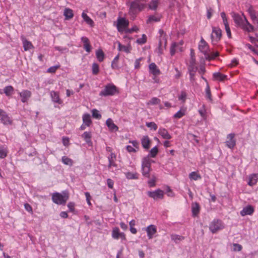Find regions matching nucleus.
I'll return each mask as SVG.
<instances>
[{"label": "nucleus", "instance_id": "f257e3e1", "mask_svg": "<svg viewBox=\"0 0 258 258\" xmlns=\"http://www.w3.org/2000/svg\"><path fill=\"white\" fill-rule=\"evenodd\" d=\"M142 0H134L130 3L128 6L130 7L129 14L130 15H136L140 12L143 11L146 7L145 3H143ZM146 2V1H145Z\"/></svg>", "mask_w": 258, "mask_h": 258}, {"label": "nucleus", "instance_id": "f03ea898", "mask_svg": "<svg viewBox=\"0 0 258 258\" xmlns=\"http://www.w3.org/2000/svg\"><path fill=\"white\" fill-rule=\"evenodd\" d=\"M69 198V195L68 191H63L62 194L54 192L52 196L53 202L58 205H64Z\"/></svg>", "mask_w": 258, "mask_h": 258}, {"label": "nucleus", "instance_id": "7ed1b4c3", "mask_svg": "<svg viewBox=\"0 0 258 258\" xmlns=\"http://www.w3.org/2000/svg\"><path fill=\"white\" fill-rule=\"evenodd\" d=\"M152 160L149 157L143 158L142 162V173L144 177L149 178L150 172L151 170Z\"/></svg>", "mask_w": 258, "mask_h": 258}, {"label": "nucleus", "instance_id": "20e7f679", "mask_svg": "<svg viewBox=\"0 0 258 258\" xmlns=\"http://www.w3.org/2000/svg\"><path fill=\"white\" fill-rule=\"evenodd\" d=\"M118 93V91L117 87L113 84H107L104 87V89L102 90L99 95L101 96H112Z\"/></svg>", "mask_w": 258, "mask_h": 258}, {"label": "nucleus", "instance_id": "39448f33", "mask_svg": "<svg viewBox=\"0 0 258 258\" xmlns=\"http://www.w3.org/2000/svg\"><path fill=\"white\" fill-rule=\"evenodd\" d=\"M224 227L222 221L218 219H215L210 224L209 228L213 233H216L218 231L223 229Z\"/></svg>", "mask_w": 258, "mask_h": 258}, {"label": "nucleus", "instance_id": "423d86ee", "mask_svg": "<svg viewBox=\"0 0 258 258\" xmlns=\"http://www.w3.org/2000/svg\"><path fill=\"white\" fill-rule=\"evenodd\" d=\"M148 196L153 199L155 201L162 200L164 197V192L163 190L158 188L154 191H149L147 192Z\"/></svg>", "mask_w": 258, "mask_h": 258}, {"label": "nucleus", "instance_id": "0eeeda50", "mask_svg": "<svg viewBox=\"0 0 258 258\" xmlns=\"http://www.w3.org/2000/svg\"><path fill=\"white\" fill-rule=\"evenodd\" d=\"M222 32L220 29L217 27H213L211 35L212 43L216 44L221 39Z\"/></svg>", "mask_w": 258, "mask_h": 258}, {"label": "nucleus", "instance_id": "6e6552de", "mask_svg": "<svg viewBox=\"0 0 258 258\" xmlns=\"http://www.w3.org/2000/svg\"><path fill=\"white\" fill-rule=\"evenodd\" d=\"M129 22L124 18L119 17L117 20L116 27L119 32H122L124 29L128 27Z\"/></svg>", "mask_w": 258, "mask_h": 258}, {"label": "nucleus", "instance_id": "1a4fd4ad", "mask_svg": "<svg viewBox=\"0 0 258 258\" xmlns=\"http://www.w3.org/2000/svg\"><path fill=\"white\" fill-rule=\"evenodd\" d=\"M0 120L5 125L11 124L12 120L7 113L3 109H0Z\"/></svg>", "mask_w": 258, "mask_h": 258}, {"label": "nucleus", "instance_id": "9d476101", "mask_svg": "<svg viewBox=\"0 0 258 258\" xmlns=\"http://www.w3.org/2000/svg\"><path fill=\"white\" fill-rule=\"evenodd\" d=\"M235 134H230L227 135L226 141L225 142L226 146L230 148L233 149L236 144V140L234 139Z\"/></svg>", "mask_w": 258, "mask_h": 258}, {"label": "nucleus", "instance_id": "9b49d317", "mask_svg": "<svg viewBox=\"0 0 258 258\" xmlns=\"http://www.w3.org/2000/svg\"><path fill=\"white\" fill-rule=\"evenodd\" d=\"M199 49L200 51L204 53L205 55L208 54L209 46L207 43L202 38L199 45Z\"/></svg>", "mask_w": 258, "mask_h": 258}, {"label": "nucleus", "instance_id": "f8f14e48", "mask_svg": "<svg viewBox=\"0 0 258 258\" xmlns=\"http://www.w3.org/2000/svg\"><path fill=\"white\" fill-rule=\"evenodd\" d=\"M19 94L21 98V101L23 103L27 102L32 95L31 91L27 90H23Z\"/></svg>", "mask_w": 258, "mask_h": 258}, {"label": "nucleus", "instance_id": "ddd939ff", "mask_svg": "<svg viewBox=\"0 0 258 258\" xmlns=\"http://www.w3.org/2000/svg\"><path fill=\"white\" fill-rule=\"evenodd\" d=\"M233 18L234 22L241 27L245 23L244 18H246L244 15L240 16L237 14H234L233 15Z\"/></svg>", "mask_w": 258, "mask_h": 258}, {"label": "nucleus", "instance_id": "4468645a", "mask_svg": "<svg viewBox=\"0 0 258 258\" xmlns=\"http://www.w3.org/2000/svg\"><path fill=\"white\" fill-rule=\"evenodd\" d=\"M159 33L160 34V38L159 39V46H158V53L159 54H162L163 49L162 48V41H164V45L166 46L167 41L165 39V34L164 33V31L162 30H159Z\"/></svg>", "mask_w": 258, "mask_h": 258}, {"label": "nucleus", "instance_id": "2eb2a0df", "mask_svg": "<svg viewBox=\"0 0 258 258\" xmlns=\"http://www.w3.org/2000/svg\"><path fill=\"white\" fill-rule=\"evenodd\" d=\"M50 94L52 101L53 102L58 103L59 104H61L62 103V101L59 97V94L58 92L54 91H52L50 92Z\"/></svg>", "mask_w": 258, "mask_h": 258}, {"label": "nucleus", "instance_id": "dca6fc26", "mask_svg": "<svg viewBox=\"0 0 258 258\" xmlns=\"http://www.w3.org/2000/svg\"><path fill=\"white\" fill-rule=\"evenodd\" d=\"M149 69L150 73L152 74L154 76H158L161 73L160 70L158 68L157 65L154 62H152L149 64Z\"/></svg>", "mask_w": 258, "mask_h": 258}, {"label": "nucleus", "instance_id": "f3484780", "mask_svg": "<svg viewBox=\"0 0 258 258\" xmlns=\"http://www.w3.org/2000/svg\"><path fill=\"white\" fill-rule=\"evenodd\" d=\"M146 230L149 239L152 238L154 234L157 232L156 227L154 225H150L148 226Z\"/></svg>", "mask_w": 258, "mask_h": 258}, {"label": "nucleus", "instance_id": "a211bd4d", "mask_svg": "<svg viewBox=\"0 0 258 258\" xmlns=\"http://www.w3.org/2000/svg\"><path fill=\"white\" fill-rule=\"evenodd\" d=\"M21 39L23 42V47L25 51H28L31 49L34 48L32 43L28 41L24 36H21Z\"/></svg>", "mask_w": 258, "mask_h": 258}, {"label": "nucleus", "instance_id": "6ab92c4d", "mask_svg": "<svg viewBox=\"0 0 258 258\" xmlns=\"http://www.w3.org/2000/svg\"><path fill=\"white\" fill-rule=\"evenodd\" d=\"M106 124L111 132H116L118 130V127L116 125L111 118H108L106 121Z\"/></svg>", "mask_w": 258, "mask_h": 258}, {"label": "nucleus", "instance_id": "aec40b11", "mask_svg": "<svg viewBox=\"0 0 258 258\" xmlns=\"http://www.w3.org/2000/svg\"><path fill=\"white\" fill-rule=\"evenodd\" d=\"M254 212V209L252 206L248 205L242 209L240 212V214L242 216H244L247 215H251Z\"/></svg>", "mask_w": 258, "mask_h": 258}, {"label": "nucleus", "instance_id": "412c9836", "mask_svg": "<svg viewBox=\"0 0 258 258\" xmlns=\"http://www.w3.org/2000/svg\"><path fill=\"white\" fill-rule=\"evenodd\" d=\"M81 40L83 42V47L84 49L88 53L91 51V46L89 43V40L88 38L86 37H82Z\"/></svg>", "mask_w": 258, "mask_h": 258}, {"label": "nucleus", "instance_id": "4be33fe9", "mask_svg": "<svg viewBox=\"0 0 258 258\" xmlns=\"http://www.w3.org/2000/svg\"><path fill=\"white\" fill-rule=\"evenodd\" d=\"M109 164L108 165V168H111L112 167H116L117 165L116 164L115 161L116 160V155L115 154L111 153L110 156L108 157Z\"/></svg>", "mask_w": 258, "mask_h": 258}, {"label": "nucleus", "instance_id": "5701e85b", "mask_svg": "<svg viewBox=\"0 0 258 258\" xmlns=\"http://www.w3.org/2000/svg\"><path fill=\"white\" fill-rule=\"evenodd\" d=\"M141 144L144 149L146 150L149 149L150 147L151 141L147 136H144L143 137L142 139L141 140Z\"/></svg>", "mask_w": 258, "mask_h": 258}, {"label": "nucleus", "instance_id": "b1692460", "mask_svg": "<svg viewBox=\"0 0 258 258\" xmlns=\"http://www.w3.org/2000/svg\"><path fill=\"white\" fill-rule=\"evenodd\" d=\"M112 237L115 239H118L119 237L125 239V235L123 233H120L118 228H115L112 230Z\"/></svg>", "mask_w": 258, "mask_h": 258}, {"label": "nucleus", "instance_id": "393cba45", "mask_svg": "<svg viewBox=\"0 0 258 258\" xmlns=\"http://www.w3.org/2000/svg\"><path fill=\"white\" fill-rule=\"evenodd\" d=\"M258 180V174H252L249 176L248 184L250 186L255 185Z\"/></svg>", "mask_w": 258, "mask_h": 258}, {"label": "nucleus", "instance_id": "a878e982", "mask_svg": "<svg viewBox=\"0 0 258 258\" xmlns=\"http://www.w3.org/2000/svg\"><path fill=\"white\" fill-rule=\"evenodd\" d=\"M158 133L164 139L169 140L171 138V136L169 134L167 130H166L165 128H159Z\"/></svg>", "mask_w": 258, "mask_h": 258}, {"label": "nucleus", "instance_id": "bb28decb", "mask_svg": "<svg viewBox=\"0 0 258 258\" xmlns=\"http://www.w3.org/2000/svg\"><path fill=\"white\" fill-rule=\"evenodd\" d=\"M198 70L197 67H188V71L190 75V80L194 82L195 81V76Z\"/></svg>", "mask_w": 258, "mask_h": 258}, {"label": "nucleus", "instance_id": "cd10ccee", "mask_svg": "<svg viewBox=\"0 0 258 258\" xmlns=\"http://www.w3.org/2000/svg\"><path fill=\"white\" fill-rule=\"evenodd\" d=\"M83 123L86 125L87 126H89L92 123V120L89 114L86 113L83 115Z\"/></svg>", "mask_w": 258, "mask_h": 258}, {"label": "nucleus", "instance_id": "c85d7f7f", "mask_svg": "<svg viewBox=\"0 0 258 258\" xmlns=\"http://www.w3.org/2000/svg\"><path fill=\"white\" fill-rule=\"evenodd\" d=\"M245 23L242 26V28L247 32H251L253 30V27L248 22L246 18H244Z\"/></svg>", "mask_w": 258, "mask_h": 258}, {"label": "nucleus", "instance_id": "c756f323", "mask_svg": "<svg viewBox=\"0 0 258 258\" xmlns=\"http://www.w3.org/2000/svg\"><path fill=\"white\" fill-rule=\"evenodd\" d=\"M159 0H151L148 4L149 8L150 10L155 11L159 5Z\"/></svg>", "mask_w": 258, "mask_h": 258}, {"label": "nucleus", "instance_id": "7c9ffc66", "mask_svg": "<svg viewBox=\"0 0 258 258\" xmlns=\"http://www.w3.org/2000/svg\"><path fill=\"white\" fill-rule=\"evenodd\" d=\"M214 78L219 81H223L227 79V76L220 73H215L213 74Z\"/></svg>", "mask_w": 258, "mask_h": 258}, {"label": "nucleus", "instance_id": "2f4dec72", "mask_svg": "<svg viewBox=\"0 0 258 258\" xmlns=\"http://www.w3.org/2000/svg\"><path fill=\"white\" fill-rule=\"evenodd\" d=\"M63 15L66 17V19L69 20L72 19L74 16L72 10L69 8H66L64 10Z\"/></svg>", "mask_w": 258, "mask_h": 258}, {"label": "nucleus", "instance_id": "473e14b6", "mask_svg": "<svg viewBox=\"0 0 258 258\" xmlns=\"http://www.w3.org/2000/svg\"><path fill=\"white\" fill-rule=\"evenodd\" d=\"M118 44V49L119 51H123L126 53H129L131 49L130 46H125L122 45L119 42H117Z\"/></svg>", "mask_w": 258, "mask_h": 258}, {"label": "nucleus", "instance_id": "72a5a7b5", "mask_svg": "<svg viewBox=\"0 0 258 258\" xmlns=\"http://www.w3.org/2000/svg\"><path fill=\"white\" fill-rule=\"evenodd\" d=\"M191 209L193 216H196L200 211V206L199 204L197 203H193L192 204Z\"/></svg>", "mask_w": 258, "mask_h": 258}, {"label": "nucleus", "instance_id": "f704fd0d", "mask_svg": "<svg viewBox=\"0 0 258 258\" xmlns=\"http://www.w3.org/2000/svg\"><path fill=\"white\" fill-rule=\"evenodd\" d=\"M96 55L99 61L102 62L103 61L104 58V53L101 49H98L96 51Z\"/></svg>", "mask_w": 258, "mask_h": 258}, {"label": "nucleus", "instance_id": "c9c22d12", "mask_svg": "<svg viewBox=\"0 0 258 258\" xmlns=\"http://www.w3.org/2000/svg\"><path fill=\"white\" fill-rule=\"evenodd\" d=\"M82 17L83 18L84 20L90 26H93L94 25V22L92 20L89 18L86 14L85 13H83L82 14Z\"/></svg>", "mask_w": 258, "mask_h": 258}, {"label": "nucleus", "instance_id": "e433bc0d", "mask_svg": "<svg viewBox=\"0 0 258 258\" xmlns=\"http://www.w3.org/2000/svg\"><path fill=\"white\" fill-rule=\"evenodd\" d=\"M198 112H199V114H200V115L201 116V117L204 119H206V118H207V110H206L205 104L202 105V108H200L198 110Z\"/></svg>", "mask_w": 258, "mask_h": 258}, {"label": "nucleus", "instance_id": "4c0bfd02", "mask_svg": "<svg viewBox=\"0 0 258 258\" xmlns=\"http://www.w3.org/2000/svg\"><path fill=\"white\" fill-rule=\"evenodd\" d=\"M82 137L84 139L87 144H91V141L90 140V138H91V134L90 132H85L82 135Z\"/></svg>", "mask_w": 258, "mask_h": 258}, {"label": "nucleus", "instance_id": "58836bf2", "mask_svg": "<svg viewBox=\"0 0 258 258\" xmlns=\"http://www.w3.org/2000/svg\"><path fill=\"white\" fill-rule=\"evenodd\" d=\"M4 91L7 96H9L13 94L14 88L12 86H8L4 88Z\"/></svg>", "mask_w": 258, "mask_h": 258}, {"label": "nucleus", "instance_id": "ea45409f", "mask_svg": "<svg viewBox=\"0 0 258 258\" xmlns=\"http://www.w3.org/2000/svg\"><path fill=\"white\" fill-rule=\"evenodd\" d=\"M158 153V149L157 147L153 148L150 151L149 154L147 156L150 157L154 158L156 156Z\"/></svg>", "mask_w": 258, "mask_h": 258}, {"label": "nucleus", "instance_id": "a19ab883", "mask_svg": "<svg viewBox=\"0 0 258 258\" xmlns=\"http://www.w3.org/2000/svg\"><path fill=\"white\" fill-rule=\"evenodd\" d=\"M125 176L128 179H136L138 178V174L137 173L128 172L125 173Z\"/></svg>", "mask_w": 258, "mask_h": 258}, {"label": "nucleus", "instance_id": "79ce46f5", "mask_svg": "<svg viewBox=\"0 0 258 258\" xmlns=\"http://www.w3.org/2000/svg\"><path fill=\"white\" fill-rule=\"evenodd\" d=\"M189 178L191 180H197L201 178V176L196 172H192L189 174Z\"/></svg>", "mask_w": 258, "mask_h": 258}, {"label": "nucleus", "instance_id": "37998d69", "mask_svg": "<svg viewBox=\"0 0 258 258\" xmlns=\"http://www.w3.org/2000/svg\"><path fill=\"white\" fill-rule=\"evenodd\" d=\"M160 102H161L160 100L159 99H158V98L153 97V98H151V100H150L147 102V104L148 105H154L159 104L160 103Z\"/></svg>", "mask_w": 258, "mask_h": 258}, {"label": "nucleus", "instance_id": "c03bdc74", "mask_svg": "<svg viewBox=\"0 0 258 258\" xmlns=\"http://www.w3.org/2000/svg\"><path fill=\"white\" fill-rule=\"evenodd\" d=\"M61 160L62 162L66 165L72 166L73 164V160L67 156H63Z\"/></svg>", "mask_w": 258, "mask_h": 258}, {"label": "nucleus", "instance_id": "a18cd8bd", "mask_svg": "<svg viewBox=\"0 0 258 258\" xmlns=\"http://www.w3.org/2000/svg\"><path fill=\"white\" fill-rule=\"evenodd\" d=\"M185 114V109H180L174 115V117L176 118H180L184 116Z\"/></svg>", "mask_w": 258, "mask_h": 258}, {"label": "nucleus", "instance_id": "49530a36", "mask_svg": "<svg viewBox=\"0 0 258 258\" xmlns=\"http://www.w3.org/2000/svg\"><path fill=\"white\" fill-rule=\"evenodd\" d=\"M119 55L118 54L115 57L114 59L113 60L111 63V67L113 69H116L118 68V61L119 59Z\"/></svg>", "mask_w": 258, "mask_h": 258}, {"label": "nucleus", "instance_id": "de8ad7c7", "mask_svg": "<svg viewBox=\"0 0 258 258\" xmlns=\"http://www.w3.org/2000/svg\"><path fill=\"white\" fill-rule=\"evenodd\" d=\"M159 21H160V18L156 17L155 16L152 15L149 17L147 21V23L149 24V23H151L153 22H158Z\"/></svg>", "mask_w": 258, "mask_h": 258}, {"label": "nucleus", "instance_id": "09e8293b", "mask_svg": "<svg viewBox=\"0 0 258 258\" xmlns=\"http://www.w3.org/2000/svg\"><path fill=\"white\" fill-rule=\"evenodd\" d=\"M92 116L96 119H100L101 118V115L99 113V111L96 109H93L92 110Z\"/></svg>", "mask_w": 258, "mask_h": 258}, {"label": "nucleus", "instance_id": "8fccbe9b", "mask_svg": "<svg viewBox=\"0 0 258 258\" xmlns=\"http://www.w3.org/2000/svg\"><path fill=\"white\" fill-rule=\"evenodd\" d=\"M92 73L97 75L99 72V66L96 63H93L92 66Z\"/></svg>", "mask_w": 258, "mask_h": 258}, {"label": "nucleus", "instance_id": "3c124183", "mask_svg": "<svg viewBox=\"0 0 258 258\" xmlns=\"http://www.w3.org/2000/svg\"><path fill=\"white\" fill-rule=\"evenodd\" d=\"M219 55V52L218 51L216 52H212L210 54L208 52V54H207L206 58L209 59H213L215 58L217 56Z\"/></svg>", "mask_w": 258, "mask_h": 258}, {"label": "nucleus", "instance_id": "603ef678", "mask_svg": "<svg viewBox=\"0 0 258 258\" xmlns=\"http://www.w3.org/2000/svg\"><path fill=\"white\" fill-rule=\"evenodd\" d=\"M147 41V37L145 34H143L142 37L137 40V42L138 44H143Z\"/></svg>", "mask_w": 258, "mask_h": 258}, {"label": "nucleus", "instance_id": "864d4df0", "mask_svg": "<svg viewBox=\"0 0 258 258\" xmlns=\"http://www.w3.org/2000/svg\"><path fill=\"white\" fill-rule=\"evenodd\" d=\"M171 239L175 241L176 243H177L178 241L182 240L183 239L182 237L175 234L171 235Z\"/></svg>", "mask_w": 258, "mask_h": 258}, {"label": "nucleus", "instance_id": "5fc2aeb1", "mask_svg": "<svg viewBox=\"0 0 258 258\" xmlns=\"http://www.w3.org/2000/svg\"><path fill=\"white\" fill-rule=\"evenodd\" d=\"M156 177L154 175H152V178L148 181V183L150 187H153L155 186V182Z\"/></svg>", "mask_w": 258, "mask_h": 258}, {"label": "nucleus", "instance_id": "6e6d98bb", "mask_svg": "<svg viewBox=\"0 0 258 258\" xmlns=\"http://www.w3.org/2000/svg\"><path fill=\"white\" fill-rule=\"evenodd\" d=\"M177 46V44L175 42H174L171 44V46L170 49V53L171 55L172 56V55H174V54L175 53V48Z\"/></svg>", "mask_w": 258, "mask_h": 258}, {"label": "nucleus", "instance_id": "4d7b16f0", "mask_svg": "<svg viewBox=\"0 0 258 258\" xmlns=\"http://www.w3.org/2000/svg\"><path fill=\"white\" fill-rule=\"evenodd\" d=\"M224 25L225 30H226V32L228 37L229 38H231V31H230V28L229 27L228 22H225V24H224Z\"/></svg>", "mask_w": 258, "mask_h": 258}, {"label": "nucleus", "instance_id": "13d9d810", "mask_svg": "<svg viewBox=\"0 0 258 258\" xmlns=\"http://www.w3.org/2000/svg\"><path fill=\"white\" fill-rule=\"evenodd\" d=\"M146 126L148 127L153 129L154 131L157 130V125L154 122H150L146 123Z\"/></svg>", "mask_w": 258, "mask_h": 258}, {"label": "nucleus", "instance_id": "bf43d9fd", "mask_svg": "<svg viewBox=\"0 0 258 258\" xmlns=\"http://www.w3.org/2000/svg\"><path fill=\"white\" fill-rule=\"evenodd\" d=\"M206 97L210 100L212 101V96L210 92V87L208 85H207L206 88Z\"/></svg>", "mask_w": 258, "mask_h": 258}, {"label": "nucleus", "instance_id": "052dcab7", "mask_svg": "<svg viewBox=\"0 0 258 258\" xmlns=\"http://www.w3.org/2000/svg\"><path fill=\"white\" fill-rule=\"evenodd\" d=\"M166 194L168 197H174V194L172 190L170 188L169 186H167L166 187Z\"/></svg>", "mask_w": 258, "mask_h": 258}, {"label": "nucleus", "instance_id": "680f3d73", "mask_svg": "<svg viewBox=\"0 0 258 258\" xmlns=\"http://www.w3.org/2000/svg\"><path fill=\"white\" fill-rule=\"evenodd\" d=\"M7 155V151L6 149L0 148V158H4Z\"/></svg>", "mask_w": 258, "mask_h": 258}, {"label": "nucleus", "instance_id": "e2e57ef3", "mask_svg": "<svg viewBox=\"0 0 258 258\" xmlns=\"http://www.w3.org/2000/svg\"><path fill=\"white\" fill-rule=\"evenodd\" d=\"M186 98V94L185 92L182 91L181 92V94L179 96L178 99L180 100H181L183 102L185 101Z\"/></svg>", "mask_w": 258, "mask_h": 258}, {"label": "nucleus", "instance_id": "0e129e2a", "mask_svg": "<svg viewBox=\"0 0 258 258\" xmlns=\"http://www.w3.org/2000/svg\"><path fill=\"white\" fill-rule=\"evenodd\" d=\"M59 68V66L51 67L47 70V72L50 73H54Z\"/></svg>", "mask_w": 258, "mask_h": 258}, {"label": "nucleus", "instance_id": "69168bd1", "mask_svg": "<svg viewBox=\"0 0 258 258\" xmlns=\"http://www.w3.org/2000/svg\"><path fill=\"white\" fill-rule=\"evenodd\" d=\"M233 251H241L242 249V246L239 244L237 243H234L233 244Z\"/></svg>", "mask_w": 258, "mask_h": 258}, {"label": "nucleus", "instance_id": "338daca9", "mask_svg": "<svg viewBox=\"0 0 258 258\" xmlns=\"http://www.w3.org/2000/svg\"><path fill=\"white\" fill-rule=\"evenodd\" d=\"M24 207L25 210L31 214H33V210L31 206L28 204L26 203L24 204Z\"/></svg>", "mask_w": 258, "mask_h": 258}, {"label": "nucleus", "instance_id": "774afa93", "mask_svg": "<svg viewBox=\"0 0 258 258\" xmlns=\"http://www.w3.org/2000/svg\"><path fill=\"white\" fill-rule=\"evenodd\" d=\"M70 211L73 212L75 211V204L73 202H70L68 204Z\"/></svg>", "mask_w": 258, "mask_h": 258}]
</instances>
